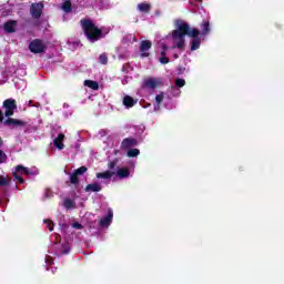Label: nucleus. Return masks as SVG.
I'll return each mask as SVG.
<instances>
[{
    "label": "nucleus",
    "mask_w": 284,
    "mask_h": 284,
    "mask_svg": "<svg viewBox=\"0 0 284 284\" xmlns=\"http://www.w3.org/2000/svg\"><path fill=\"white\" fill-rule=\"evenodd\" d=\"M174 26L175 29L158 42L156 54L160 63H170V59L168 58L170 45L172 49L185 50V37H189L190 24L183 20H175Z\"/></svg>",
    "instance_id": "nucleus-1"
},
{
    "label": "nucleus",
    "mask_w": 284,
    "mask_h": 284,
    "mask_svg": "<svg viewBox=\"0 0 284 284\" xmlns=\"http://www.w3.org/2000/svg\"><path fill=\"white\" fill-rule=\"evenodd\" d=\"M82 28L84 30L87 39H89L91 43H94V41H99V38L101 37V29L97 28V26H94L92 21L90 20L82 21Z\"/></svg>",
    "instance_id": "nucleus-2"
},
{
    "label": "nucleus",
    "mask_w": 284,
    "mask_h": 284,
    "mask_svg": "<svg viewBox=\"0 0 284 284\" xmlns=\"http://www.w3.org/2000/svg\"><path fill=\"white\" fill-rule=\"evenodd\" d=\"M37 174H39V169L34 166L31 169H28L23 165H18L13 171V179L19 183H26V180H23V176H37Z\"/></svg>",
    "instance_id": "nucleus-3"
},
{
    "label": "nucleus",
    "mask_w": 284,
    "mask_h": 284,
    "mask_svg": "<svg viewBox=\"0 0 284 284\" xmlns=\"http://www.w3.org/2000/svg\"><path fill=\"white\" fill-rule=\"evenodd\" d=\"M189 37H190L191 52L199 50V48H201V41H203V37H201V31H199V29L190 28Z\"/></svg>",
    "instance_id": "nucleus-4"
},
{
    "label": "nucleus",
    "mask_w": 284,
    "mask_h": 284,
    "mask_svg": "<svg viewBox=\"0 0 284 284\" xmlns=\"http://www.w3.org/2000/svg\"><path fill=\"white\" fill-rule=\"evenodd\" d=\"M29 50L33 54H41L48 50V44L41 40H33L29 44Z\"/></svg>",
    "instance_id": "nucleus-5"
},
{
    "label": "nucleus",
    "mask_w": 284,
    "mask_h": 284,
    "mask_svg": "<svg viewBox=\"0 0 284 284\" xmlns=\"http://www.w3.org/2000/svg\"><path fill=\"white\" fill-rule=\"evenodd\" d=\"M4 115L12 116L17 110V102L12 99H8L3 102Z\"/></svg>",
    "instance_id": "nucleus-6"
},
{
    "label": "nucleus",
    "mask_w": 284,
    "mask_h": 284,
    "mask_svg": "<svg viewBox=\"0 0 284 284\" xmlns=\"http://www.w3.org/2000/svg\"><path fill=\"white\" fill-rule=\"evenodd\" d=\"M144 85L145 88L154 90V88H161V85H163V80H161V78H149L144 80Z\"/></svg>",
    "instance_id": "nucleus-7"
},
{
    "label": "nucleus",
    "mask_w": 284,
    "mask_h": 284,
    "mask_svg": "<svg viewBox=\"0 0 284 284\" xmlns=\"http://www.w3.org/2000/svg\"><path fill=\"white\" fill-rule=\"evenodd\" d=\"M152 49V41L144 40L140 43V54L141 57H150V50Z\"/></svg>",
    "instance_id": "nucleus-8"
},
{
    "label": "nucleus",
    "mask_w": 284,
    "mask_h": 284,
    "mask_svg": "<svg viewBox=\"0 0 284 284\" xmlns=\"http://www.w3.org/2000/svg\"><path fill=\"white\" fill-rule=\"evenodd\" d=\"M43 12V3H36L31 6V14L34 19H39Z\"/></svg>",
    "instance_id": "nucleus-9"
},
{
    "label": "nucleus",
    "mask_w": 284,
    "mask_h": 284,
    "mask_svg": "<svg viewBox=\"0 0 284 284\" xmlns=\"http://www.w3.org/2000/svg\"><path fill=\"white\" fill-rule=\"evenodd\" d=\"M113 216H114V213L112 212L111 209H109L106 216H104V217L100 221V225H101L102 227H110V225H111V223H112Z\"/></svg>",
    "instance_id": "nucleus-10"
},
{
    "label": "nucleus",
    "mask_w": 284,
    "mask_h": 284,
    "mask_svg": "<svg viewBox=\"0 0 284 284\" xmlns=\"http://www.w3.org/2000/svg\"><path fill=\"white\" fill-rule=\"evenodd\" d=\"M65 140V135L63 133H60L54 140H53V145L58 150H63L65 145L63 144V141Z\"/></svg>",
    "instance_id": "nucleus-11"
},
{
    "label": "nucleus",
    "mask_w": 284,
    "mask_h": 284,
    "mask_svg": "<svg viewBox=\"0 0 284 284\" xmlns=\"http://www.w3.org/2000/svg\"><path fill=\"white\" fill-rule=\"evenodd\" d=\"M134 145H136V140L132 138H126L121 143L122 150H130V148H134Z\"/></svg>",
    "instance_id": "nucleus-12"
},
{
    "label": "nucleus",
    "mask_w": 284,
    "mask_h": 284,
    "mask_svg": "<svg viewBox=\"0 0 284 284\" xmlns=\"http://www.w3.org/2000/svg\"><path fill=\"white\" fill-rule=\"evenodd\" d=\"M210 21L209 20H204L202 23H201V33L200 36L201 37H207V34L210 33Z\"/></svg>",
    "instance_id": "nucleus-13"
},
{
    "label": "nucleus",
    "mask_w": 284,
    "mask_h": 284,
    "mask_svg": "<svg viewBox=\"0 0 284 284\" xmlns=\"http://www.w3.org/2000/svg\"><path fill=\"white\" fill-rule=\"evenodd\" d=\"M115 174H116V176H119V179H128V176H130V169L119 168V169H116Z\"/></svg>",
    "instance_id": "nucleus-14"
},
{
    "label": "nucleus",
    "mask_w": 284,
    "mask_h": 284,
    "mask_svg": "<svg viewBox=\"0 0 284 284\" xmlns=\"http://www.w3.org/2000/svg\"><path fill=\"white\" fill-rule=\"evenodd\" d=\"M163 99H165V93H160L155 97L154 111L159 112L161 110V103H163Z\"/></svg>",
    "instance_id": "nucleus-15"
},
{
    "label": "nucleus",
    "mask_w": 284,
    "mask_h": 284,
    "mask_svg": "<svg viewBox=\"0 0 284 284\" xmlns=\"http://www.w3.org/2000/svg\"><path fill=\"white\" fill-rule=\"evenodd\" d=\"M136 103V100H133L132 97L125 95L123 98V105L126 106L128 109L134 108V104Z\"/></svg>",
    "instance_id": "nucleus-16"
},
{
    "label": "nucleus",
    "mask_w": 284,
    "mask_h": 284,
    "mask_svg": "<svg viewBox=\"0 0 284 284\" xmlns=\"http://www.w3.org/2000/svg\"><path fill=\"white\" fill-rule=\"evenodd\" d=\"M4 125H13V126H17V125H26V122L21 121V120H16V119H7L4 121Z\"/></svg>",
    "instance_id": "nucleus-17"
},
{
    "label": "nucleus",
    "mask_w": 284,
    "mask_h": 284,
    "mask_svg": "<svg viewBox=\"0 0 284 284\" xmlns=\"http://www.w3.org/2000/svg\"><path fill=\"white\" fill-rule=\"evenodd\" d=\"M151 8H152V6L150 3H148V2H142V3L138 4V10L140 12L148 13V12H150Z\"/></svg>",
    "instance_id": "nucleus-18"
},
{
    "label": "nucleus",
    "mask_w": 284,
    "mask_h": 284,
    "mask_svg": "<svg viewBox=\"0 0 284 284\" xmlns=\"http://www.w3.org/2000/svg\"><path fill=\"white\" fill-rule=\"evenodd\" d=\"M6 32H14L17 30V21H9L4 24Z\"/></svg>",
    "instance_id": "nucleus-19"
},
{
    "label": "nucleus",
    "mask_w": 284,
    "mask_h": 284,
    "mask_svg": "<svg viewBox=\"0 0 284 284\" xmlns=\"http://www.w3.org/2000/svg\"><path fill=\"white\" fill-rule=\"evenodd\" d=\"M87 192H101V184L92 183L87 186Z\"/></svg>",
    "instance_id": "nucleus-20"
},
{
    "label": "nucleus",
    "mask_w": 284,
    "mask_h": 284,
    "mask_svg": "<svg viewBox=\"0 0 284 284\" xmlns=\"http://www.w3.org/2000/svg\"><path fill=\"white\" fill-rule=\"evenodd\" d=\"M84 85L90 88V90H99V83L97 81L85 80Z\"/></svg>",
    "instance_id": "nucleus-21"
},
{
    "label": "nucleus",
    "mask_w": 284,
    "mask_h": 284,
    "mask_svg": "<svg viewBox=\"0 0 284 284\" xmlns=\"http://www.w3.org/2000/svg\"><path fill=\"white\" fill-rule=\"evenodd\" d=\"M111 176H114V172L112 171H105V172H102V173H97V179H110Z\"/></svg>",
    "instance_id": "nucleus-22"
},
{
    "label": "nucleus",
    "mask_w": 284,
    "mask_h": 284,
    "mask_svg": "<svg viewBox=\"0 0 284 284\" xmlns=\"http://www.w3.org/2000/svg\"><path fill=\"white\" fill-rule=\"evenodd\" d=\"M62 10L64 12H70L72 10V2L70 0H67L62 3Z\"/></svg>",
    "instance_id": "nucleus-23"
},
{
    "label": "nucleus",
    "mask_w": 284,
    "mask_h": 284,
    "mask_svg": "<svg viewBox=\"0 0 284 284\" xmlns=\"http://www.w3.org/2000/svg\"><path fill=\"white\" fill-rule=\"evenodd\" d=\"M139 154H141V151H139V149H130L126 153V156L132 159L134 156H139Z\"/></svg>",
    "instance_id": "nucleus-24"
},
{
    "label": "nucleus",
    "mask_w": 284,
    "mask_h": 284,
    "mask_svg": "<svg viewBox=\"0 0 284 284\" xmlns=\"http://www.w3.org/2000/svg\"><path fill=\"white\" fill-rule=\"evenodd\" d=\"M99 63H101L102 65H106L108 64V54H105V53L100 54Z\"/></svg>",
    "instance_id": "nucleus-25"
},
{
    "label": "nucleus",
    "mask_w": 284,
    "mask_h": 284,
    "mask_svg": "<svg viewBox=\"0 0 284 284\" xmlns=\"http://www.w3.org/2000/svg\"><path fill=\"white\" fill-rule=\"evenodd\" d=\"M64 207H67V210H72V207H74V202L70 199H67L64 201Z\"/></svg>",
    "instance_id": "nucleus-26"
},
{
    "label": "nucleus",
    "mask_w": 284,
    "mask_h": 284,
    "mask_svg": "<svg viewBox=\"0 0 284 284\" xmlns=\"http://www.w3.org/2000/svg\"><path fill=\"white\" fill-rule=\"evenodd\" d=\"M44 225H47L50 232H52V230L54 229V223L50 220H44Z\"/></svg>",
    "instance_id": "nucleus-27"
},
{
    "label": "nucleus",
    "mask_w": 284,
    "mask_h": 284,
    "mask_svg": "<svg viewBox=\"0 0 284 284\" xmlns=\"http://www.w3.org/2000/svg\"><path fill=\"white\" fill-rule=\"evenodd\" d=\"M16 87L18 88V90H21V88H26V82L23 80H16Z\"/></svg>",
    "instance_id": "nucleus-28"
},
{
    "label": "nucleus",
    "mask_w": 284,
    "mask_h": 284,
    "mask_svg": "<svg viewBox=\"0 0 284 284\" xmlns=\"http://www.w3.org/2000/svg\"><path fill=\"white\" fill-rule=\"evenodd\" d=\"M8 183H10V180H8V178L0 175V185H8Z\"/></svg>",
    "instance_id": "nucleus-29"
},
{
    "label": "nucleus",
    "mask_w": 284,
    "mask_h": 284,
    "mask_svg": "<svg viewBox=\"0 0 284 284\" xmlns=\"http://www.w3.org/2000/svg\"><path fill=\"white\" fill-rule=\"evenodd\" d=\"M175 85H176V88H183V85H185V80L176 79L175 80Z\"/></svg>",
    "instance_id": "nucleus-30"
},
{
    "label": "nucleus",
    "mask_w": 284,
    "mask_h": 284,
    "mask_svg": "<svg viewBox=\"0 0 284 284\" xmlns=\"http://www.w3.org/2000/svg\"><path fill=\"white\" fill-rule=\"evenodd\" d=\"M71 183H79V175L74 172L70 176Z\"/></svg>",
    "instance_id": "nucleus-31"
},
{
    "label": "nucleus",
    "mask_w": 284,
    "mask_h": 284,
    "mask_svg": "<svg viewBox=\"0 0 284 284\" xmlns=\"http://www.w3.org/2000/svg\"><path fill=\"white\" fill-rule=\"evenodd\" d=\"M85 172H88V169H87L85 166H81L80 169H78V170L75 171V173L78 174V176L81 175V174H85Z\"/></svg>",
    "instance_id": "nucleus-32"
},
{
    "label": "nucleus",
    "mask_w": 284,
    "mask_h": 284,
    "mask_svg": "<svg viewBox=\"0 0 284 284\" xmlns=\"http://www.w3.org/2000/svg\"><path fill=\"white\" fill-rule=\"evenodd\" d=\"M8 155L0 150V163H6Z\"/></svg>",
    "instance_id": "nucleus-33"
},
{
    "label": "nucleus",
    "mask_w": 284,
    "mask_h": 284,
    "mask_svg": "<svg viewBox=\"0 0 284 284\" xmlns=\"http://www.w3.org/2000/svg\"><path fill=\"white\" fill-rule=\"evenodd\" d=\"M72 227H73L74 230H83V225H81V224L78 223V222H74V223L72 224Z\"/></svg>",
    "instance_id": "nucleus-34"
},
{
    "label": "nucleus",
    "mask_w": 284,
    "mask_h": 284,
    "mask_svg": "<svg viewBox=\"0 0 284 284\" xmlns=\"http://www.w3.org/2000/svg\"><path fill=\"white\" fill-rule=\"evenodd\" d=\"M63 254H68L70 252V245L62 246Z\"/></svg>",
    "instance_id": "nucleus-35"
},
{
    "label": "nucleus",
    "mask_w": 284,
    "mask_h": 284,
    "mask_svg": "<svg viewBox=\"0 0 284 284\" xmlns=\"http://www.w3.org/2000/svg\"><path fill=\"white\" fill-rule=\"evenodd\" d=\"M109 168H110V170H114V168H116V160L113 161V162H111V163L109 164Z\"/></svg>",
    "instance_id": "nucleus-36"
},
{
    "label": "nucleus",
    "mask_w": 284,
    "mask_h": 284,
    "mask_svg": "<svg viewBox=\"0 0 284 284\" xmlns=\"http://www.w3.org/2000/svg\"><path fill=\"white\" fill-rule=\"evenodd\" d=\"M45 263H47V265H52V257L48 256L45 258Z\"/></svg>",
    "instance_id": "nucleus-37"
},
{
    "label": "nucleus",
    "mask_w": 284,
    "mask_h": 284,
    "mask_svg": "<svg viewBox=\"0 0 284 284\" xmlns=\"http://www.w3.org/2000/svg\"><path fill=\"white\" fill-rule=\"evenodd\" d=\"M0 122L3 123V113L0 111Z\"/></svg>",
    "instance_id": "nucleus-38"
},
{
    "label": "nucleus",
    "mask_w": 284,
    "mask_h": 284,
    "mask_svg": "<svg viewBox=\"0 0 284 284\" xmlns=\"http://www.w3.org/2000/svg\"><path fill=\"white\" fill-rule=\"evenodd\" d=\"M61 230H65L68 226L67 225H60Z\"/></svg>",
    "instance_id": "nucleus-39"
},
{
    "label": "nucleus",
    "mask_w": 284,
    "mask_h": 284,
    "mask_svg": "<svg viewBox=\"0 0 284 284\" xmlns=\"http://www.w3.org/2000/svg\"><path fill=\"white\" fill-rule=\"evenodd\" d=\"M130 39H133V41H136V38L133 36H130Z\"/></svg>",
    "instance_id": "nucleus-40"
},
{
    "label": "nucleus",
    "mask_w": 284,
    "mask_h": 284,
    "mask_svg": "<svg viewBox=\"0 0 284 284\" xmlns=\"http://www.w3.org/2000/svg\"><path fill=\"white\" fill-rule=\"evenodd\" d=\"M175 59H179V55H175Z\"/></svg>",
    "instance_id": "nucleus-41"
}]
</instances>
